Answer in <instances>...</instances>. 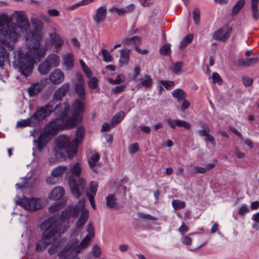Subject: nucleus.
I'll return each mask as SVG.
<instances>
[{"label":"nucleus","mask_w":259,"mask_h":259,"mask_svg":"<svg viewBox=\"0 0 259 259\" xmlns=\"http://www.w3.org/2000/svg\"><path fill=\"white\" fill-rule=\"evenodd\" d=\"M245 1H239L233 7L232 9V15L235 16L244 6Z\"/></svg>","instance_id":"nucleus-34"},{"label":"nucleus","mask_w":259,"mask_h":259,"mask_svg":"<svg viewBox=\"0 0 259 259\" xmlns=\"http://www.w3.org/2000/svg\"><path fill=\"white\" fill-rule=\"evenodd\" d=\"M31 23L34 30L27 33L26 46L27 52L24 54L21 49H18L13 52V65L26 77L31 74L35 60L40 61L45 57L47 49V47L41 48L40 46L42 38V22L37 19H33Z\"/></svg>","instance_id":"nucleus-1"},{"label":"nucleus","mask_w":259,"mask_h":259,"mask_svg":"<svg viewBox=\"0 0 259 259\" xmlns=\"http://www.w3.org/2000/svg\"><path fill=\"white\" fill-rule=\"evenodd\" d=\"M63 65L66 70H70L74 66V58L70 53H67L63 56Z\"/></svg>","instance_id":"nucleus-18"},{"label":"nucleus","mask_w":259,"mask_h":259,"mask_svg":"<svg viewBox=\"0 0 259 259\" xmlns=\"http://www.w3.org/2000/svg\"><path fill=\"white\" fill-rule=\"evenodd\" d=\"M85 201L83 199L80 200L76 204L75 207L72 206L68 207L64 211H67L70 213V215L76 218L78 216L79 213L84 209Z\"/></svg>","instance_id":"nucleus-14"},{"label":"nucleus","mask_w":259,"mask_h":259,"mask_svg":"<svg viewBox=\"0 0 259 259\" xmlns=\"http://www.w3.org/2000/svg\"><path fill=\"white\" fill-rule=\"evenodd\" d=\"M47 135V133H43L40 135L36 140H34L36 144L38 149L39 151H41L42 149L48 142Z\"/></svg>","instance_id":"nucleus-20"},{"label":"nucleus","mask_w":259,"mask_h":259,"mask_svg":"<svg viewBox=\"0 0 259 259\" xmlns=\"http://www.w3.org/2000/svg\"><path fill=\"white\" fill-rule=\"evenodd\" d=\"M126 87L125 84L118 85L112 89V91L114 93H121L125 90Z\"/></svg>","instance_id":"nucleus-58"},{"label":"nucleus","mask_w":259,"mask_h":259,"mask_svg":"<svg viewBox=\"0 0 259 259\" xmlns=\"http://www.w3.org/2000/svg\"><path fill=\"white\" fill-rule=\"evenodd\" d=\"M76 77L77 80V82H76L74 85H85V82L83 75L80 73L77 72L76 74Z\"/></svg>","instance_id":"nucleus-49"},{"label":"nucleus","mask_w":259,"mask_h":259,"mask_svg":"<svg viewBox=\"0 0 259 259\" xmlns=\"http://www.w3.org/2000/svg\"><path fill=\"white\" fill-rule=\"evenodd\" d=\"M176 124L178 127H184L187 130H189L191 127V125L189 122L180 119L176 120Z\"/></svg>","instance_id":"nucleus-43"},{"label":"nucleus","mask_w":259,"mask_h":259,"mask_svg":"<svg viewBox=\"0 0 259 259\" xmlns=\"http://www.w3.org/2000/svg\"><path fill=\"white\" fill-rule=\"evenodd\" d=\"M100 155L96 152H92L88 157V162L92 169L95 171H97V168L100 166V164L98 162L100 159Z\"/></svg>","instance_id":"nucleus-15"},{"label":"nucleus","mask_w":259,"mask_h":259,"mask_svg":"<svg viewBox=\"0 0 259 259\" xmlns=\"http://www.w3.org/2000/svg\"><path fill=\"white\" fill-rule=\"evenodd\" d=\"M88 85L92 89H96L98 87V79L96 77H89Z\"/></svg>","instance_id":"nucleus-41"},{"label":"nucleus","mask_w":259,"mask_h":259,"mask_svg":"<svg viewBox=\"0 0 259 259\" xmlns=\"http://www.w3.org/2000/svg\"><path fill=\"white\" fill-rule=\"evenodd\" d=\"M42 87L43 83L42 82H36L28 89V92L31 96H35L40 92Z\"/></svg>","instance_id":"nucleus-27"},{"label":"nucleus","mask_w":259,"mask_h":259,"mask_svg":"<svg viewBox=\"0 0 259 259\" xmlns=\"http://www.w3.org/2000/svg\"><path fill=\"white\" fill-rule=\"evenodd\" d=\"M139 146L137 143L132 144L129 147V152L131 154L137 152L139 150Z\"/></svg>","instance_id":"nucleus-55"},{"label":"nucleus","mask_w":259,"mask_h":259,"mask_svg":"<svg viewBox=\"0 0 259 259\" xmlns=\"http://www.w3.org/2000/svg\"><path fill=\"white\" fill-rule=\"evenodd\" d=\"M258 61L259 58L255 57L251 58L240 59L239 60V63L240 65L249 66L256 64Z\"/></svg>","instance_id":"nucleus-31"},{"label":"nucleus","mask_w":259,"mask_h":259,"mask_svg":"<svg viewBox=\"0 0 259 259\" xmlns=\"http://www.w3.org/2000/svg\"><path fill=\"white\" fill-rule=\"evenodd\" d=\"M67 170L68 167L66 166H58L52 170V176L58 178L59 177H61Z\"/></svg>","instance_id":"nucleus-28"},{"label":"nucleus","mask_w":259,"mask_h":259,"mask_svg":"<svg viewBox=\"0 0 259 259\" xmlns=\"http://www.w3.org/2000/svg\"><path fill=\"white\" fill-rule=\"evenodd\" d=\"M68 182L70 191L73 196L78 198L84 193L86 187L84 179L80 178L77 182L74 178L70 177Z\"/></svg>","instance_id":"nucleus-8"},{"label":"nucleus","mask_w":259,"mask_h":259,"mask_svg":"<svg viewBox=\"0 0 259 259\" xmlns=\"http://www.w3.org/2000/svg\"><path fill=\"white\" fill-rule=\"evenodd\" d=\"M119 62L121 64H127L129 61L131 50L127 48L120 50Z\"/></svg>","instance_id":"nucleus-25"},{"label":"nucleus","mask_w":259,"mask_h":259,"mask_svg":"<svg viewBox=\"0 0 259 259\" xmlns=\"http://www.w3.org/2000/svg\"><path fill=\"white\" fill-rule=\"evenodd\" d=\"M70 109V105L66 102L63 104H59L54 108L55 113L59 116V118L52 120L46 127V130L50 134H53L59 130L70 128L69 125H66L65 120L70 119L71 117L68 116Z\"/></svg>","instance_id":"nucleus-4"},{"label":"nucleus","mask_w":259,"mask_h":259,"mask_svg":"<svg viewBox=\"0 0 259 259\" xmlns=\"http://www.w3.org/2000/svg\"><path fill=\"white\" fill-rule=\"evenodd\" d=\"M135 9V5L134 4H131L125 8H122L123 15L132 13Z\"/></svg>","instance_id":"nucleus-46"},{"label":"nucleus","mask_w":259,"mask_h":259,"mask_svg":"<svg viewBox=\"0 0 259 259\" xmlns=\"http://www.w3.org/2000/svg\"><path fill=\"white\" fill-rule=\"evenodd\" d=\"M117 204L116 198L113 194H109L106 197V204L108 207L112 208L114 207Z\"/></svg>","instance_id":"nucleus-33"},{"label":"nucleus","mask_w":259,"mask_h":259,"mask_svg":"<svg viewBox=\"0 0 259 259\" xmlns=\"http://www.w3.org/2000/svg\"><path fill=\"white\" fill-rule=\"evenodd\" d=\"M89 217V210L84 209L76 223V226L77 228H80L83 226L87 221Z\"/></svg>","instance_id":"nucleus-29"},{"label":"nucleus","mask_w":259,"mask_h":259,"mask_svg":"<svg viewBox=\"0 0 259 259\" xmlns=\"http://www.w3.org/2000/svg\"><path fill=\"white\" fill-rule=\"evenodd\" d=\"M70 213L67 211H63L61 214H55L41 223L40 226L41 231L50 230L47 233H44L41 239L36 244L35 249L37 251H41L45 250L67 231L69 228L68 226H63L61 223L68 220L70 217Z\"/></svg>","instance_id":"nucleus-3"},{"label":"nucleus","mask_w":259,"mask_h":259,"mask_svg":"<svg viewBox=\"0 0 259 259\" xmlns=\"http://www.w3.org/2000/svg\"><path fill=\"white\" fill-rule=\"evenodd\" d=\"M192 242V239L187 236H185L183 237L182 240V243L183 244L186 245H190L191 244Z\"/></svg>","instance_id":"nucleus-61"},{"label":"nucleus","mask_w":259,"mask_h":259,"mask_svg":"<svg viewBox=\"0 0 259 259\" xmlns=\"http://www.w3.org/2000/svg\"><path fill=\"white\" fill-rule=\"evenodd\" d=\"M17 204L30 211H34L40 207L37 200L34 198L24 197L16 201Z\"/></svg>","instance_id":"nucleus-10"},{"label":"nucleus","mask_w":259,"mask_h":259,"mask_svg":"<svg viewBox=\"0 0 259 259\" xmlns=\"http://www.w3.org/2000/svg\"><path fill=\"white\" fill-rule=\"evenodd\" d=\"M84 134L83 127L80 126L77 129L75 138L71 143L66 136L61 135L56 139V144L60 149L66 150L69 158H72L77 153V145L82 142Z\"/></svg>","instance_id":"nucleus-5"},{"label":"nucleus","mask_w":259,"mask_h":259,"mask_svg":"<svg viewBox=\"0 0 259 259\" xmlns=\"http://www.w3.org/2000/svg\"><path fill=\"white\" fill-rule=\"evenodd\" d=\"M249 211V208L247 206V205H243L242 206L239 210V213L240 215H243L246 213H247Z\"/></svg>","instance_id":"nucleus-62"},{"label":"nucleus","mask_w":259,"mask_h":259,"mask_svg":"<svg viewBox=\"0 0 259 259\" xmlns=\"http://www.w3.org/2000/svg\"><path fill=\"white\" fill-rule=\"evenodd\" d=\"M84 104L78 99H75L72 104V115L70 119L65 120L66 125L74 127L82 119L81 113L84 111Z\"/></svg>","instance_id":"nucleus-7"},{"label":"nucleus","mask_w":259,"mask_h":259,"mask_svg":"<svg viewBox=\"0 0 259 259\" xmlns=\"http://www.w3.org/2000/svg\"><path fill=\"white\" fill-rule=\"evenodd\" d=\"M51 67H56L60 64V59L59 56L56 54H51L49 55L46 61Z\"/></svg>","instance_id":"nucleus-24"},{"label":"nucleus","mask_w":259,"mask_h":259,"mask_svg":"<svg viewBox=\"0 0 259 259\" xmlns=\"http://www.w3.org/2000/svg\"><path fill=\"white\" fill-rule=\"evenodd\" d=\"M64 194L63 188L60 186L55 187L51 191L50 198L51 199L57 200L60 199Z\"/></svg>","instance_id":"nucleus-19"},{"label":"nucleus","mask_w":259,"mask_h":259,"mask_svg":"<svg viewBox=\"0 0 259 259\" xmlns=\"http://www.w3.org/2000/svg\"><path fill=\"white\" fill-rule=\"evenodd\" d=\"M166 122L167 124L169 126V127L172 129H175L176 127V120H174L170 118H168L166 120Z\"/></svg>","instance_id":"nucleus-63"},{"label":"nucleus","mask_w":259,"mask_h":259,"mask_svg":"<svg viewBox=\"0 0 259 259\" xmlns=\"http://www.w3.org/2000/svg\"><path fill=\"white\" fill-rule=\"evenodd\" d=\"M124 113L122 111L117 113L112 118L111 124L112 126L119 123L124 118Z\"/></svg>","instance_id":"nucleus-37"},{"label":"nucleus","mask_w":259,"mask_h":259,"mask_svg":"<svg viewBox=\"0 0 259 259\" xmlns=\"http://www.w3.org/2000/svg\"><path fill=\"white\" fill-rule=\"evenodd\" d=\"M232 30L231 28L224 27L214 33L213 38L216 40L225 41L229 37Z\"/></svg>","instance_id":"nucleus-12"},{"label":"nucleus","mask_w":259,"mask_h":259,"mask_svg":"<svg viewBox=\"0 0 259 259\" xmlns=\"http://www.w3.org/2000/svg\"><path fill=\"white\" fill-rule=\"evenodd\" d=\"M61 208V205H60L58 203H56V204H54V205L50 206L49 207V210L50 212H54L58 211Z\"/></svg>","instance_id":"nucleus-60"},{"label":"nucleus","mask_w":259,"mask_h":259,"mask_svg":"<svg viewBox=\"0 0 259 259\" xmlns=\"http://www.w3.org/2000/svg\"><path fill=\"white\" fill-rule=\"evenodd\" d=\"M153 84V80L150 75H145L139 79V85L145 88H150Z\"/></svg>","instance_id":"nucleus-26"},{"label":"nucleus","mask_w":259,"mask_h":259,"mask_svg":"<svg viewBox=\"0 0 259 259\" xmlns=\"http://www.w3.org/2000/svg\"><path fill=\"white\" fill-rule=\"evenodd\" d=\"M160 53L161 55H167L170 54L171 52L170 45L169 44H165L160 48Z\"/></svg>","instance_id":"nucleus-44"},{"label":"nucleus","mask_w":259,"mask_h":259,"mask_svg":"<svg viewBox=\"0 0 259 259\" xmlns=\"http://www.w3.org/2000/svg\"><path fill=\"white\" fill-rule=\"evenodd\" d=\"M138 215L140 218L144 219L150 220L153 221L157 220V218L143 212L139 213Z\"/></svg>","instance_id":"nucleus-51"},{"label":"nucleus","mask_w":259,"mask_h":259,"mask_svg":"<svg viewBox=\"0 0 259 259\" xmlns=\"http://www.w3.org/2000/svg\"><path fill=\"white\" fill-rule=\"evenodd\" d=\"M87 231L89 233V235H87L83 239H84L87 236H89L90 238V241H91V237H94V229L93 226L92 224L89 223L88 225V229Z\"/></svg>","instance_id":"nucleus-52"},{"label":"nucleus","mask_w":259,"mask_h":259,"mask_svg":"<svg viewBox=\"0 0 259 259\" xmlns=\"http://www.w3.org/2000/svg\"><path fill=\"white\" fill-rule=\"evenodd\" d=\"M90 244V238L89 236L83 239L79 244L77 239L73 238L58 253V255L61 259H79L73 252L80 253Z\"/></svg>","instance_id":"nucleus-6"},{"label":"nucleus","mask_w":259,"mask_h":259,"mask_svg":"<svg viewBox=\"0 0 259 259\" xmlns=\"http://www.w3.org/2000/svg\"><path fill=\"white\" fill-rule=\"evenodd\" d=\"M182 66H183L182 62H177L175 64V65L172 69L173 72L176 74L179 73L181 71Z\"/></svg>","instance_id":"nucleus-54"},{"label":"nucleus","mask_w":259,"mask_h":259,"mask_svg":"<svg viewBox=\"0 0 259 259\" xmlns=\"http://www.w3.org/2000/svg\"><path fill=\"white\" fill-rule=\"evenodd\" d=\"M107 10L105 6H102L98 8L95 14L93 15V19L96 24H99L104 21L107 16Z\"/></svg>","instance_id":"nucleus-11"},{"label":"nucleus","mask_w":259,"mask_h":259,"mask_svg":"<svg viewBox=\"0 0 259 259\" xmlns=\"http://www.w3.org/2000/svg\"><path fill=\"white\" fill-rule=\"evenodd\" d=\"M15 14L16 24L8 15L0 14V68L2 69L9 56L6 48L9 49L13 46L21 32L27 33L30 30L29 21L24 13L18 11H15Z\"/></svg>","instance_id":"nucleus-2"},{"label":"nucleus","mask_w":259,"mask_h":259,"mask_svg":"<svg viewBox=\"0 0 259 259\" xmlns=\"http://www.w3.org/2000/svg\"><path fill=\"white\" fill-rule=\"evenodd\" d=\"M53 111V106L50 105L37 108L35 113L31 116L33 120L35 121V126H36L39 121L49 116Z\"/></svg>","instance_id":"nucleus-9"},{"label":"nucleus","mask_w":259,"mask_h":259,"mask_svg":"<svg viewBox=\"0 0 259 259\" xmlns=\"http://www.w3.org/2000/svg\"><path fill=\"white\" fill-rule=\"evenodd\" d=\"M51 67L46 61L40 64L38 67V71L42 75L47 74L50 71Z\"/></svg>","instance_id":"nucleus-38"},{"label":"nucleus","mask_w":259,"mask_h":259,"mask_svg":"<svg viewBox=\"0 0 259 259\" xmlns=\"http://www.w3.org/2000/svg\"><path fill=\"white\" fill-rule=\"evenodd\" d=\"M64 74L60 69H56L49 75V79L54 84H59L64 80Z\"/></svg>","instance_id":"nucleus-13"},{"label":"nucleus","mask_w":259,"mask_h":259,"mask_svg":"<svg viewBox=\"0 0 259 259\" xmlns=\"http://www.w3.org/2000/svg\"><path fill=\"white\" fill-rule=\"evenodd\" d=\"M92 253L93 256L96 257H99L101 254V248L97 244L94 245L92 249Z\"/></svg>","instance_id":"nucleus-50"},{"label":"nucleus","mask_w":259,"mask_h":259,"mask_svg":"<svg viewBox=\"0 0 259 259\" xmlns=\"http://www.w3.org/2000/svg\"><path fill=\"white\" fill-rule=\"evenodd\" d=\"M193 38V35L189 34L185 36L180 43L179 47L180 49L185 48L186 46L191 43Z\"/></svg>","instance_id":"nucleus-35"},{"label":"nucleus","mask_w":259,"mask_h":259,"mask_svg":"<svg viewBox=\"0 0 259 259\" xmlns=\"http://www.w3.org/2000/svg\"><path fill=\"white\" fill-rule=\"evenodd\" d=\"M58 181V179L56 178V177H54L53 176H52V174L51 176L48 177L46 179V182L47 184L50 185H54L57 183Z\"/></svg>","instance_id":"nucleus-57"},{"label":"nucleus","mask_w":259,"mask_h":259,"mask_svg":"<svg viewBox=\"0 0 259 259\" xmlns=\"http://www.w3.org/2000/svg\"><path fill=\"white\" fill-rule=\"evenodd\" d=\"M172 205L175 210L183 208L185 207V202L181 200L176 199L172 201Z\"/></svg>","instance_id":"nucleus-39"},{"label":"nucleus","mask_w":259,"mask_h":259,"mask_svg":"<svg viewBox=\"0 0 259 259\" xmlns=\"http://www.w3.org/2000/svg\"><path fill=\"white\" fill-rule=\"evenodd\" d=\"M76 93L81 100L85 98L86 93L84 89V85H74Z\"/></svg>","instance_id":"nucleus-36"},{"label":"nucleus","mask_w":259,"mask_h":259,"mask_svg":"<svg viewBox=\"0 0 259 259\" xmlns=\"http://www.w3.org/2000/svg\"><path fill=\"white\" fill-rule=\"evenodd\" d=\"M53 44L55 45L56 49L57 50L62 46L63 41L59 36L56 35L53 39Z\"/></svg>","instance_id":"nucleus-47"},{"label":"nucleus","mask_w":259,"mask_h":259,"mask_svg":"<svg viewBox=\"0 0 259 259\" xmlns=\"http://www.w3.org/2000/svg\"><path fill=\"white\" fill-rule=\"evenodd\" d=\"M109 11L112 13H117L118 16L123 15L122 8L112 7L109 9Z\"/></svg>","instance_id":"nucleus-53"},{"label":"nucleus","mask_w":259,"mask_h":259,"mask_svg":"<svg viewBox=\"0 0 259 259\" xmlns=\"http://www.w3.org/2000/svg\"><path fill=\"white\" fill-rule=\"evenodd\" d=\"M173 97L176 99L178 102H180L186 97V94L185 92L181 89H177L174 90L172 92Z\"/></svg>","instance_id":"nucleus-32"},{"label":"nucleus","mask_w":259,"mask_h":259,"mask_svg":"<svg viewBox=\"0 0 259 259\" xmlns=\"http://www.w3.org/2000/svg\"><path fill=\"white\" fill-rule=\"evenodd\" d=\"M27 126H35V121L33 120V118L31 117L26 119H22L18 121L16 124V127H24Z\"/></svg>","instance_id":"nucleus-30"},{"label":"nucleus","mask_w":259,"mask_h":259,"mask_svg":"<svg viewBox=\"0 0 259 259\" xmlns=\"http://www.w3.org/2000/svg\"><path fill=\"white\" fill-rule=\"evenodd\" d=\"M259 0H251V11L252 17L255 21L259 19Z\"/></svg>","instance_id":"nucleus-21"},{"label":"nucleus","mask_w":259,"mask_h":259,"mask_svg":"<svg viewBox=\"0 0 259 259\" xmlns=\"http://www.w3.org/2000/svg\"><path fill=\"white\" fill-rule=\"evenodd\" d=\"M194 171L198 174H205L206 171V168L205 167L195 166L194 167Z\"/></svg>","instance_id":"nucleus-64"},{"label":"nucleus","mask_w":259,"mask_h":259,"mask_svg":"<svg viewBox=\"0 0 259 259\" xmlns=\"http://www.w3.org/2000/svg\"><path fill=\"white\" fill-rule=\"evenodd\" d=\"M125 80L124 76L122 74H119L117 76L115 79L109 78L108 81L112 84H118L123 82Z\"/></svg>","instance_id":"nucleus-40"},{"label":"nucleus","mask_w":259,"mask_h":259,"mask_svg":"<svg viewBox=\"0 0 259 259\" xmlns=\"http://www.w3.org/2000/svg\"><path fill=\"white\" fill-rule=\"evenodd\" d=\"M69 172L71 175L75 177H78L81 172V166L79 162H76L73 164H71L69 168Z\"/></svg>","instance_id":"nucleus-23"},{"label":"nucleus","mask_w":259,"mask_h":259,"mask_svg":"<svg viewBox=\"0 0 259 259\" xmlns=\"http://www.w3.org/2000/svg\"><path fill=\"white\" fill-rule=\"evenodd\" d=\"M160 83L168 90H171L175 85L173 81L160 80Z\"/></svg>","instance_id":"nucleus-45"},{"label":"nucleus","mask_w":259,"mask_h":259,"mask_svg":"<svg viewBox=\"0 0 259 259\" xmlns=\"http://www.w3.org/2000/svg\"><path fill=\"white\" fill-rule=\"evenodd\" d=\"M212 78L213 82H217L218 84H221L222 83V80L220 75L217 73H213L212 76Z\"/></svg>","instance_id":"nucleus-59"},{"label":"nucleus","mask_w":259,"mask_h":259,"mask_svg":"<svg viewBox=\"0 0 259 259\" xmlns=\"http://www.w3.org/2000/svg\"><path fill=\"white\" fill-rule=\"evenodd\" d=\"M243 83L245 87L250 86L253 83V79L248 77L243 76L242 77Z\"/></svg>","instance_id":"nucleus-56"},{"label":"nucleus","mask_w":259,"mask_h":259,"mask_svg":"<svg viewBox=\"0 0 259 259\" xmlns=\"http://www.w3.org/2000/svg\"><path fill=\"white\" fill-rule=\"evenodd\" d=\"M102 53L104 57V60L106 62H111L112 60V57L109 52L105 49L102 50Z\"/></svg>","instance_id":"nucleus-48"},{"label":"nucleus","mask_w":259,"mask_h":259,"mask_svg":"<svg viewBox=\"0 0 259 259\" xmlns=\"http://www.w3.org/2000/svg\"><path fill=\"white\" fill-rule=\"evenodd\" d=\"M193 19L195 25H198L200 19V12L198 8H195L193 12Z\"/></svg>","instance_id":"nucleus-42"},{"label":"nucleus","mask_w":259,"mask_h":259,"mask_svg":"<svg viewBox=\"0 0 259 259\" xmlns=\"http://www.w3.org/2000/svg\"><path fill=\"white\" fill-rule=\"evenodd\" d=\"M97 183L95 181H92L90 185L89 192L87 194L91 206L94 209L96 208L94 201V197L97 191Z\"/></svg>","instance_id":"nucleus-17"},{"label":"nucleus","mask_w":259,"mask_h":259,"mask_svg":"<svg viewBox=\"0 0 259 259\" xmlns=\"http://www.w3.org/2000/svg\"><path fill=\"white\" fill-rule=\"evenodd\" d=\"M70 88V83L66 82L60 86L56 90L53 94V99L56 101H60L64 97L68 92Z\"/></svg>","instance_id":"nucleus-16"},{"label":"nucleus","mask_w":259,"mask_h":259,"mask_svg":"<svg viewBox=\"0 0 259 259\" xmlns=\"http://www.w3.org/2000/svg\"><path fill=\"white\" fill-rule=\"evenodd\" d=\"M141 42V39L138 36H134L132 37H125L122 40V44L124 45H134L135 47L139 46Z\"/></svg>","instance_id":"nucleus-22"}]
</instances>
